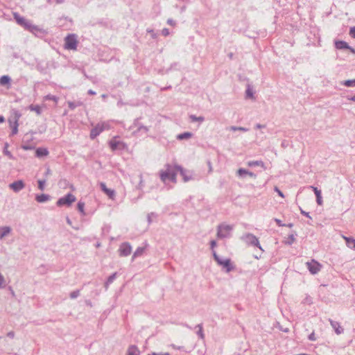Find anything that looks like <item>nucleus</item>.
Returning a JSON list of instances; mask_svg holds the SVG:
<instances>
[{
	"label": "nucleus",
	"mask_w": 355,
	"mask_h": 355,
	"mask_svg": "<svg viewBox=\"0 0 355 355\" xmlns=\"http://www.w3.org/2000/svg\"><path fill=\"white\" fill-rule=\"evenodd\" d=\"M165 167L166 168L164 170H162L159 172V177L161 180L163 182H166L167 180H171V182H175L177 175L176 166H171L170 164H166Z\"/></svg>",
	"instance_id": "1"
},
{
	"label": "nucleus",
	"mask_w": 355,
	"mask_h": 355,
	"mask_svg": "<svg viewBox=\"0 0 355 355\" xmlns=\"http://www.w3.org/2000/svg\"><path fill=\"white\" fill-rule=\"evenodd\" d=\"M233 228V225L220 224L217 227V237L218 239L230 238Z\"/></svg>",
	"instance_id": "2"
},
{
	"label": "nucleus",
	"mask_w": 355,
	"mask_h": 355,
	"mask_svg": "<svg viewBox=\"0 0 355 355\" xmlns=\"http://www.w3.org/2000/svg\"><path fill=\"white\" fill-rule=\"evenodd\" d=\"M241 239L247 245L257 247L263 252L258 238L254 234L251 233H245L241 236Z\"/></svg>",
	"instance_id": "3"
},
{
	"label": "nucleus",
	"mask_w": 355,
	"mask_h": 355,
	"mask_svg": "<svg viewBox=\"0 0 355 355\" xmlns=\"http://www.w3.org/2000/svg\"><path fill=\"white\" fill-rule=\"evenodd\" d=\"M213 257L216 263L225 268V271L229 272L234 269V266L231 263L230 259H221L216 253V251H213Z\"/></svg>",
	"instance_id": "4"
},
{
	"label": "nucleus",
	"mask_w": 355,
	"mask_h": 355,
	"mask_svg": "<svg viewBox=\"0 0 355 355\" xmlns=\"http://www.w3.org/2000/svg\"><path fill=\"white\" fill-rule=\"evenodd\" d=\"M78 46L76 34H69L64 38V49L67 50H76Z\"/></svg>",
	"instance_id": "5"
},
{
	"label": "nucleus",
	"mask_w": 355,
	"mask_h": 355,
	"mask_svg": "<svg viewBox=\"0 0 355 355\" xmlns=\"http://www.w3.org/2000/svg\"><path fill=\"white\" fill-rule=\"evenodd\" d=\"M109 128V124L105 122L98 123L90 131V138L94 139L98 136L104 130Z\"/></svg>",
	"instance_id": "6"
},
{
	"label": "nucleus",
	"mask_w": 355,
	"mask_h": 355,
	"mask_svg": "<svg viewBox=\"0 0 355 355\" xmlns=\"http://www.w3.org/2000/svg\"><path fill=\"white\" fill-rule=\"evenodd\" d=\"M76 200L74 195L71 193H67L66 196L60 198L56 202L57 206L61 207L63 205L70 206Z\"/></svg>",
	"instance_id": "7"
},
{
	"label": "nucleus",
	"mask_w": 355,
	"mask_h": 355,
	"mask_svg": "<svg viewBox=\"0 0 355 355\" xmlns=\"http://www.w3.org/2000/svg\"><path fill=\"white\" fill-rule=\"evenodd\" d=\"M21 116V114L19 110H12V116L10 118L8 119V123H9L10 128L15 127V125H16V127L19 126L18 121Z\"/></svg>",
	"instance_id": "8"
},
{
	"label": "nucleus",
	"mask_w": 355,
	"mask_h": 355,
	"mask_svg": "<svg viewBox=\"0 0 355 355\" xmlns=\"http://www.w3.org/2000/svg\"><path fill=\"white\" fill-rule=\"evenodd\" d=\"M14 19L17 21V23L23 26L26 30L28 31L29 26L31 24V21L30 20H28L25 19L24 17L20 16L18 13L15 12L14 13Z\"/></svg>",
	"instance_id": "9"
},
{
	"label": "nucleus",
	"mask_w": 355,
	"mask_h": 355,
	"mask_svg": "<svg viewBox=\"0 0 355 355\" xmlns=\"http://www.w3.org/2000/svg\"><path fill=\"white\" fill-rule=\"evenodd\" d=\"M307 268L309 272L313 274H317L321 269V265L316 261L312 260L310 262H306Z\"/></svg>",
	"instance_id": "10"
},
{
	"label": "nucleus",
	"mask_w": 355,
	"mask_h": 355,
	"mask_svg": "<svg viewBox=\"0 0 355 355\" xmlns=\"http://www.w3.org/2000/svg\"><path fill=\"white\" fill-rule=\"evenodd\" d=\"M119 251L120 256L127 257L131 254L132 247L129 243L125 242L121 244Z\"/></svg>",
	"instance_id": "11"
},
{
	"label": "nucleus",
	"mask_w": 355,
	"mask_h": 355,
	"mask_svg": "<svg viewBox=\"0 0 355 355\" xmlns=\"http://www.w3.org/2000/svg\"><path fill=\"white\" fill-rule=\"evenodd\" d=\"M133 125L135 127H137V130L133 132V134L135 135H141L143 134L147 133L149 130V129L147 126L140 125L139 123V119H135Z\"/></svg>",
	"instance_id": "12"
},
{
	"label": "nucleus",
	"mask_w": 355,
	"mask_h": 355,
	"mask_svg": "<svg viewBox=\"0 0 355 355\" xmlns=\"http://www.w3.org/2000/svg\"><path fill=\"white\" fill-rule=\"evenodd\" d=\"M10 188L12 189L15 192H19L25 187V184L23 180H17L13 182L9 185Z\"/></svg>",
	"instance_id": "13"
},
{
	"label": "nucleus",
	"mask_w": 355,
	"mask_h": 355,
	"mask_svg": "<svg viewBox=\"0 0 355 355\" xmlns=\"http://www.w3.org/2000/svg\"><path fill=\"white\" fill-rule=\"evenodd\" d=\"M335 46L338 49H349L353 53H355V50L345 41H336L335 42Z\"/></svg>",
	"instance_id": "14"
},
{
	"label": "nucleus",
	"mask_w": 355,
	"mask_h": 355,
	"mask_svg": "<svg viewBox=\"0 0 355 355\" xmlns=\"http://www.w3.org/2000/svg\"><path fill=\"white\" fill-rule=\"evenodd\" d=\"M309 188L311 189L313 191L314 193L315 194L316 202H317L318 205H322L323 201H322L321 190L318 189L317 187H315L314 186H310Z\"/></svg>",
	"instance_id": "15"
},
{
	"label": "nucleus",
	"mask_w": 355,
	"mask_h": 355,
	"mask_svg": "<svg viewBox=\"0 0 355 355\" xmlns=\"http://www.w3.org/2000/svg\"><path fill=\"white\" fill-rule=\"evenodd\" d=\"M329 322L336 334L339 335L343 333L344 329L340 327L338 322L329 319Z\"/></svg>",
	"instance_id": "16"
},
{
	"label": "nucleus",
	"mask_w": 355,
	"mask_h": 355,
	"mask_svg": "<svg viewBox=\"0 0 355 355\" xmlns=\"http://www.w3.org/2000/svg\"><path fill=\"white\" fill-rule=\"evenodd\" d=\"M177 173L180 172V175L183 177L184 182H188L191 180V175H187V171L184 170L182 166L176 165Z\"/></svg>",
	"instance_id": "17"
},
{
	"label": "nucleus",
	"mask_w": 355,
	"mask_h": 355,
	"mask_svg": "<svg viewBox=\"0 0 355 355\" xmlns=\"http://www.w3.org/2000/svg\"><path fill=\"white\" fill-rule=\"evenodd\" d=\"M28 31L33 33L35 35H37L38 34H43L44 33V31L42 28H40L39 26L34 25L31 23V26H29Z\"/></svg>",
	"instance_id": "18"
},
{
	"label": "nucleus",
	"mask_w": 355,
	"mask_h": 355,
	"mask_svg": "<svg viewBox=\"0 0 355 355\" xmlns=\"http://www.w3.org/2000/svg\"><path fill=\"white\" fill-rule=\"evenodd\" d=\"M50 199L51 196L46 193L37 194L35 196L36 201L40 203L45 202L49 201Z\"/></svg>",
	"instance_id": "19"
},
{
	"label": "nucleus",
	"mask_w": 355,
	"mask_h": 355,
	"mask_svg": "<svg viewBox=\"0 0 355 355\" xmlns=\"http://www.w3.org/2000/svg\"><path fill=\"white\" fill-rule=\"evenodd\" d=\"M49 153V150L46 148H37L35 150V156L39 158L47 156Z\"/></svg>",
	"instance_id": "20"
},
{
	"label": "nucleus",
	"mask_w": 355,
	"mask_h": 355,
	"mask_svg": "<svg viewBox=\"0 0 355 355\" xmlns=\"http://www.w3.org/2000/svg\"><path fill=\"white\" fill-rule=\"evenodd\" d=\"M139 354H140V351L136 345H130L128 348L126 355H139Z\"/></svg>",
	"instance_id": "21"
},
{
	"label": "nucleus",
	"mask_w": 355,
	"mask_h": 355,
	"mask_svg": "<svg viewBox=\"0 0 355 355\" xmlns=\"http://www.w3.org/2000/svg\"><path fill=\"white\" fill-rule=\"evenodd\" d=\"M343 239L346 241V245L348 248L355 250V239L352 237L343 236Z\"/></svg>",
	"instance_id": "22"
},
{
	"label": "nucleus",
	"mask_w": 355,
	"mask_h": 355,
	"mask_svg": "<svg viewBox=\"0 0 355 355\" xmlns=\"http://www.w3.org/2000/svg\"><path fill=\"white\" fill-rule=\"evenodd\" d=\"M11 232V228L8 226H4L0 228V239L6 236Z\"/></svg>",
	"instance_id": "23"
},
{
	"label": "nucleus",
	"mask_w": 355,
	"mask_h": 355,
	"mask_svg": "<svg viewBox=\"0 0 355 355\" xmlns=\"http://www.w3.org/2000/svg\"><path fill=\"white\" fill-rule=\"evenodd\" d=\"M248 166L250 167L261 166L265 169V164L261 160L249 161Z\"/></svg>",
	"instance_id": "24"
},
{
	"label": "nucleus",
	"mask_w": 355,
	"mask_h": 355,
	"mask_svg": "<svg viewBox=\"0 0 355 355\" xmlns=\"http://www.w3.org/2000/svg\"><path fill=\"white\" fill-rule=\"evenodd\" d=\"M11 82V78L10 76L7 75L2 76L0 78V85L4 86L6 85H10Z\"/></svg>",
	"instance_id": "25"
},
{
	"label": "nucleus",
	"mask_w": 355,
	"mask_h": 355,
	"mask_svg": "<svg viewBox=\"0 0 355 355\" xmlns=\"http://www.w3.org/2000/svg\"><path fill=\"white\" fill-rule=\"evenodd\" d=\"M192 137V133L189 132H185L177 135V139L178 140L187 139Z\"/></svg>",
	"instance_id": "26"
},
{
	"label": "nucleus",
	"mask_w": 355,
	"mask_h": 355,
	"mask_svg": "<svg viewBox=\"0 0 355 355\" xmlns=\"http://www.w3.org/2000/svg\"><path fill=\"white\" fill-rule=\"evenodd\" d=\"M144 250L145 249L143 247H138L133 254L132 259H135L138 257L141 256L144 252Z\"/></svg>",
	"instance_id": "27"
},
{
	"label": "nucleus",
	"mask_w": 355,
	"mask_h": 355,
	"mask_svg": "<svg viewBox=\"0 0 355 355\" xmlns=\"http://www.w3.org/2000/svg\"><path fill=\"white\" fill-rule=\"evenodd\" d=\"M28 109L31 111L35 112L37 115H40L42 114L41 108H40V107L38 105H31L28 107Z\"/></svg>",
	"instance_id": "28"
},
{
	"label": "nucleus",
	"mask_w": 355,
	"mask_h": 355,
	"mask_svg": "<svg viewBox=\"0 0 355 355\" xmlns=\"http://www.w3.org/2000/svg\"><path fill=\"white\" fill-rule=\"evenodd\" d=\"M83 105V103L81 101H76V102H72L69 101L68 102V106L71 110H74L76 107L81 106Z\"/></svg>",
	"instance_id": "29"
},
{
	"label": "nucleus",
	"mask_w": 355,
	"mask_h": 355,
	"mask_svg": "<svg viewBox=\"0 0 355 355\" xmlns=\"http://www.w3.org/2000/svg\"><path fill=\"white\" fill-rule=\"evenodd\" d=\"M297 234H289L288 236L287 237L286 240L285 241V244L286 245H292L294 241H295V236H296Z\"/></svg>",
	"instance_id": "30"
},
{
	"label": "nucleus",
	"mask_w": 355,
	"mask_h": 355,
	"mask_svg": "<svg viewBox=\"0 0 355 355\" xmlns=\"http://www.w3.org/2000/svg\"><path fill=\"white\" fill-rule=\"evenodd\" d=\"M196 328H198V330L197 331L196 334L197 335L201 338L203 339L205 338V335L203 333V329H202V324H199L196 326Z\"/></svg>",
	"instance_id": "31"
},
{
	"label": "nucleus",
	"mask_w": 355,
	"mask_h": 355,
	"mask_svg": "<svg viewBox=\"0 0 355 355\" xmlns=\"http://www.w3.org/2000/svg\"><path fill=\"white\" fill-rule=\"evenodd\" d=\"M84 208H85V202H83L82 201H79L77 204V209L81 213V214L83 216L85 215Z\"/></svg>",
	"instance_id": "32"
},
{
	"label": "nucleus",
	"mask_w": 355,
	"mask_h": 355,
	"mask_svg": "<svg viewBox=\"0 0 355 355\" xmlns=\"http://www.w3.org/2000/svg\"><path fill=\"white\" fill-rule=\"evenodd\" d=\"M44 100L46 101H54L55 103H58V98L56 96H54V95H51V94H48L46 96H45L44 97Z\"/></svg>",
	"instance_id": "33"
},
{
	"label": "nucleus",
	"mask_w": 355,
	"mask_h": 355,
	"mask_svg": "<svg viewBox=\"0 0 355 355\" xmlns=\"http://www.w3.org/2000/svg\"><path fill=\"white\" fill-rule=\"evenodd\" d=\"M229 130H231V131H236V130H240V131H243V132H248V129L246 128H244V127H237V126H230L229 128Z\"/></svg>",
	"instance_id": "34"
},
{
	"label": "nucleus",
	"mask_w": 355,
	"mask_h": 355,
	"mask_svg": "<svg viewBox=\"0 0 355 355\" xmlns=\"http://www.w3.org/2000/svg\"><path fill=\"white\" fill-rule=\"evenodd\" d=\"M119 143V141H115V140L110 141L109 145H110V147L112 149V150L114 151V150H116L117 149Z\"/></svg>",
	"instance_id": "35"
},
{
	"label": "nucleus",
	"mask_w": 355,
	"mask_h": 355,
	"mask_svg": "<svg viewBox=\"0 0 355 355\" xmlns=\"http://www.w3.org/2000/svg\"><path fill=\"white\" fill-rule=\"evenodd\" d=\"M343 85L348 87H355V78L352 80H347L343 83Z\"/></svg>",
	"instance_id": "36"
},
{
	"label": "nucleus",
	"mask_w": 355,
	"mask_h": 355,
	"mask_svg": "<svg viewBox=\"0 0 355 355\" xmlns=\"http://www.w3.org/2000/svg\"><path fill=\"white\" fill-rule=\"evenodd\" d=\"M248 173V171L243 168H241L237 171V175L241 178H244Z\"/></svg>",
	"instance_id": "37"
},
{
	"label": "nucleus",
	"mask_w": 355,
	"mask_h": 355,
	"mask_svg": "<svg viewBox=\"0 0 355 355\" xmlns=\"http://www.w3.org/2000/svg\"><path fill=\"white\" fill-rule=\"evenodd\" d=\"M116 275H117V272H114L113 274L110 275L108 277V278L107 279V284H111L116 279Z\"/></svg>",
	"instance_id": "38"
},
{
	"label": "nucleus",
	"mask_w": 355,
	"mask_h": 355,
	"mask_svg": "<svg viewBox=\"0 0 355 355\" xmlns=\"http://www.w3.org/2000/svg\"><path fill=\"white\" fill-rule=\"evenodd\" d=\"M190 119L193 122L194 121L202 122L205 119L203 116H196V115H193V114H191L190 116Z\"/></svg>",
	"instance_id": "39"
},
{
	"label": "nucleus",
	"mask_w": 355,
	"mask_h": 355,
	"mask_svg": "<svg viewBox=\"0 0 355 355\" xmlns=\"http://www.w3.org/2000/svg\"><path fill=\"white\" fill-rule=\"evenodd\" d=\"M38 189L41 191H44L45 189L46 180H38Z\"/></svg>",
	"instance_id": "40"
},
{
	"label": "nucleus",
	"mask_w": 355,
	"mask_h": 355,
	"mask_svg": "<svg viewBox=\"0 0 355 355\" xmlns=\"http://www.w3.org/2000/svg\"><path fill=\"white\" fill-rule=\"evenodd\" d=\"M245 93H246V96L248 98H253L254 97V93H253L252 89L250 88V87L249 85L246 89Z\"/></svg>",
	"instance_id": "41"
},
{
	"label": "nucleus",
	"mask_w": 355,
	"mask_h": 355,
	"mask_svg": "<svg viewBox=\"0 0 355 355\" xmlns=\"http://www.w3.org/2000/svg\"><path fill=\"white\" fill-rule=\"evenodd\" d=\"M80 295V291L79 290H76V291H72L69 296L71 299H76V297H78V296Z\"/></svg>",
	"instance_id": "42"
},
{
	"label": "nucleus",
	"mask_w": 355,
	"mask_h": 355,
	"mask_svg": "<svg viewBox=\"0 0 355 355\" xmlns=\"http://www.w3.org/2000/svg\"><path fill=\"white\" fill-rule=\"evenodd\" d=\"M305 304H311L313 303L312 298L309 295H306L302 302Z\"/></svg>",
	"instance_id": "43"
},
{
	"label": "nucleus",
	"mask_w": 355,
	"mask_h": 355,
	"mask_svg": "<svg viewBox=\"0 0 355 355\" xmlns=\"http://www.w3.org/2000/svg\"><path fill=\"white\" fill-rule=\"evenodd\" d=\"M156 217H157V214L154 212H151V213L148 214V216H147V220H148V223L150 224L152 223V218H156Z\"/></svg>",
	"instance_id": "44"
},
{
	"label": "nucleus",
	"mask_w": 355,
	"mask_h": 355,
	"mask_svg": "<svg viewBox=\"0 0 355 355\" xmlns=\"http://www.w3.org/2000/svg\"><path fill=\"white\" fill-rule=\"evenodd\" d=\"M110 198H113L115 196V192L114 190L108 189L107 191L105 192Z\"/></svg>",
	"instance_id": "45"
},
{
	"label": "nucleus",
	"mask_w": 355,
	"mask_h": 355,
	"mask_svg": "<svg viewBox=\"0 0 355 355\" xmlns=\"http://www.w3.org/2000/svg\"><path fill=\"white\" fill-rule=\"evenodd\" d=\"M5 286V279L4 277L0 272V289L3 288Z\"/></svg>",
	"instance_id": "46"
},
{
	"label": "nucleus",
	"mask_w": 355,
	"mask_h": 355,
	"mask_svg": "<svg viewBox=\"0 0 355 355\" xmlns=\"http://www.w3.org/2000/svg\"><path fill=\"white\" fill-rule=\"evenodd\" d=\"M349 35L352 38H355V26L351 27L349 30Z\"/></svg>",
	"instance_id": "47"
},
{
	"label": "nucleus",
	"mask_w": 355,
	"mask_h": 355,
	"mask_svg": "<svg viewBox=\"0 0 355 355\" xmlns=\"http://www.w3.org/2000/svg\"><path fill=\"white\" fill-rule=\"evenodd\" d=\"M274 220L275 221V223H277V225L279 226V227H284V226H286V224H284L281 220L278 219V218H275Z\"/></svg>",
	"instance_id": "48"
},
{
	"label": "nucleus",
	"mask_w": 355,
	"mask_h": 355,
	"mask_svg": "<svg viewBox=\"0 0 355 355\" xmlns=\"http://www.w3.org/2000/svg\"><path fill=\"white\" fill-rule=\"evenodd\" d=\"M162 34L165 37L169 35V34H170L169 30L166 28H163L162 31Z\"/></svg>",
	"instance_id": "49"
},
{
	"label": "nucleus",
	"mask_w": 355,
	"mask_h": 355,
	"mask_svg": "<svg viewBox=\"0 0 355 355\" xmlns=\"http://www.w3.org/2000/svg\"><path fill=\"white\" fill-rule=\"evenodd\" d=\"M100 187L101 189V190L105 193V191H107V190L108 189V188H107L106 187V184L104 182H101L100 183Z\"/></svg>",
	"instance_id": "50"
},
{
	"label": "nucleus",
	"mask_w": 355,
	"mask_h": 355,
	"mask_svg": "<svg viewBox=\"0 0 355 355\" xmlns=\"http://www.w3.org/2000/svg\"><path fill=\"white\" fill-rule=\"evenodd\" d=\"M216 246V241H214V240L211 241H210V248H211V249L212 250V252H213V251H215V250H214V248H215Z\"/></svg>",
	"instance_id": "51"
},
{
	"label": "nucleus",
	"mask_w": 355,
	"mask_h": 355,
	"mask_svg": "<svg viewBox=\"0 0 355 355\" xmlns=\"http://www.w3.org/2000/svg\"><path fill=\"white\" fill-rule=\"evenodd\" d=\"M167 24L172 26H175L176 25L175 21L172 19H168Z\"/></svg>",
	"instance_id": "52"
},
{
	"label": "nucleus",
	"mask_w": 355,
	"mask_h": 355,
	"mask_svg": "<svg viewBox=\"0 0 355 355\" xmlns=\"http://www.w3.org/2000/svg\"><path fill=\"white\" fill-rule=\"evenodd\" d=\"M274 190L278 193V195L282 198L284 197V195L283 194V193L279 189L278 187H275Z\"/></svg>",
	"instance_id": "53"
},
{
	"label": "nucleus",
	"mask_w": 355,
	"mask_h": 355,
	"mask_svg": "<svg viewBox=\"0 0 355 355\" xmlns=\"http://www.w3.org/2000/svg\"><path fill=\"white\" fill-rule=\"evenodd\" d=\"M11 128H12V132H11L12 135H15L18 132V127H16V125H15V127H12Z\"/></svg>",
	"instance_id": "54"
},
{
	"label": "nucleus",
	"mask_w": 355,
	"mask_h": 355,
	"mask_svg": "<svg viewBox=\"0 0 355 355\" xmlns=\"http://www.w3.org/2000/svg\"><path fill=\"white\" fill-rule=\"evenodd\" d=\"M300 213H301L302 215L305 216L306 217H308V218H311V216L309 215V212H306V211H304V210H303V209H302L301 208H300Z\"/></svg>",
	"instance_id": "55"
},
{
	"label": "nucleus",
	"mask_w": 355,
	"mask_h": 355,
	"mask_svg": "<svg viewBox=\"0 0 355 355\" xmlns=\"http://www.w3.org/2000/svg\"><path fill=\"white\" fill-rule=\"evenodd\" d=\"M309 340H311V341H314L316 340V338L315 336V334L314 332H312L309 336Z\"/></svg>",
	"instance_id": "56"
},
{
	"label": "nucleus",
	"mask_w": 355,
	"mask_h": 355,
	"mask_svg": "<svg viewBox=\"0 0 355 355\" xmlns=\"http://www.w3.org/2000/svg\"><path fill=\"white\" fill-rule=\"evenodd\" d=\"M7 336L10 338H13L15 337V332L12 331H9L8 334H7Z\"/></svg>",
	"instance_id": "57"
},
{
	"label": "nucleus",
	"mask_w": 355,
	"mask_h": 355,
	"mask_svg": "<svg viewBox=\"0 0 355 355\" xmlns=\"http://www.w3.org/2000/svg\"><path fill=\"white\" fill-rule=\"evenodd\" d=\"M151 355H171L168 352H165V353H156V352H153L150 354Z\"/></svg>",
	"instance_id": "58"
},
{
	"label": "nucleus",
	"mask_w": 355,
	"mask_h": 355,
	"mask_svg": "<svg viewBox=\"0 0 355 355\" xmlns=\"http://www.w3.org/2000/svg\"><path fill=\"white\" fill-rule=\"evenodd\" d=\"M247 175L251 178H256V175L254 173L249 171H248V173Z\"/></svg>",
	"instance_id": "59"
},
{
	"label": "nucleus",
	"mask_w": 355,
	"mask_h": 355,
	"mask_svg": "<svg viewBox=\"0 0 355 355\" xmlns=\"http://www.w3.org/2000/svg\"><path fill=\"white\" fill-rule=\"evenodd\" d=\"M51 173V171L49 168H47L45 172V175H49Z\"/></svg>",
	"instance_id": "60"
},
{
	"label": "nucleus",
	"mask_w": 355,
	"mask_h": 355,
	"mask_svg": "<svg viewBox=\"0 0 355 355\" xmlns=\"http://www.w3.org/2000/svg\"><path fill=\"white\" fill-rule=\"evenodd\" d=\"M4 153H5V155L9 156L10 157H12L11 153L7 150H4Z\"/></svg>",
	"instance_id": "61"
},
{
	"label": "nucleus",
	"mask_w": 355,
	"mask_h": 355,
	"mask_svg": "<svg viewBox=\"0 0 355 355\" xmlns=\"http://www.w3.org/2000/svg\"><path fill=\"white\" fill-rule=\"evenodd\" d=\"M255 128H265V125H261L259 123H257L256 125H255Z\"/></svg>",
	"instance_id": "62"
},
{
	"label": "nucleus",
	"mask_w": 355,
	"mask_h": 355,
	"mask_svg": "<svg viewBox=\"0 0 355 355\" xmlns=\"http://www.w3.org/2000/svg\"><path fill=\"white\" fill-rule=\"evenodd\" d=\"M148 32L151 33V35H152V37H153V38H155L156 35H155V34L154 33L153 30H148Z\"/></svg>",
	"instance_id": "63"
},
{
	"label": "nucleus",
	"mask_w": 355,
	"mask_h": 355,
	"mask_svg": "<svg viewBox=\"0 0 355 355\" xmlns=\"http://www.w3.org/2000/svg\"><path fill=\"white\" fill-rule=\"evenodd\" d=\"M88 94H91V95H94V94H96V92L92 90V89H89L88 91Z\"/></svg>",
	"instance_id": "64"
}]
</instances>
